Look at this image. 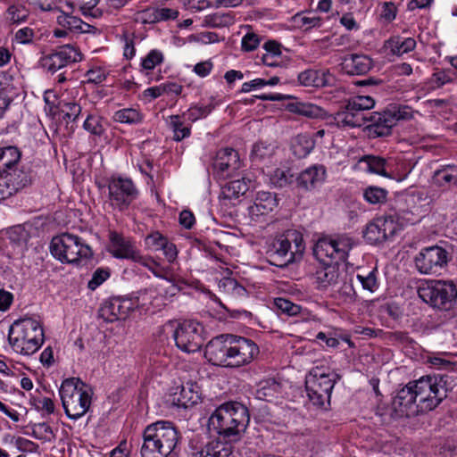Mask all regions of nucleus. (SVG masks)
Instances as JSON below:
<instances>
[{
	"label": "nucleus",
	"mask_w": 457,
	"mask_h": 457,
	"mask_svg": "<svg viewBox=\"0 0 457 457\" xmlns=\"http://www.w3.org/2000/svg\"><path fill=\"white\" fill-rule=\"evenodd\" d=\"M220 157H224V162H228L232 170H237L240 167L239 156L236 150L232 148L221 149L217 154Z\"/></svg>",
	"instance_id": "3c124183"
},
{
	"label": "nucleus",
	"mask_w": 457,
	"mask_h": 457,
	"mask_svg": "<svg viewBox=\"0 0 457 457\" xmlns=\"http://www.w3.org/2000/svg\"><path fill=\"white\" fill-rule=\"evenodd\" d=\"M209 23L212 27H227L234 23V18L229 13H214L210 16Z\"/></svg>",
	"instance_id": "6e6d98bb"
},
{
	"label": "nucleus",
	"mask_w": 457,
	"mask_h": 457,
	"mask_svg": "<svg viewBox=\"0 0 457 457\" xmlns=\"http://www.w3.org/2000/svg\"><path fill=\"white\" fill-rule=\"evenodd\" d=\"M135 308L129 299L119 297L106 300L98 311V316L106 322H113L119 320H126Z\"/></svg>",
	"instance_id": "a211bd4d"
},
{
	"label": "nucleus",
	"mask_w": 457,
	"mask_h": 457,
	"mask_svg": "<svg viewBox=\"0 0 457 457\" xmlns=\"http://www.w3.org/2000/svg\"><path fill=\"white\" fill-rule=\"evenodd\" d=\"M295 180V176L290 169L277 168L270 175V183L278 188H283L291 185Z\"/></svg>",
	"instance_id": "f704fd0d"
},
{
	"label": "nucleus",
	"mask_w": 457,
	"mask_h": 457,
	"mask_svg": "<svg viewBox=\"0 0 457 457\" xmlns=\"http://www.w3.org/2000/svg\"><path fill=\"white\" fill-rule=\"evenodd\" d=\"M46 434L54 436L53 430L45 422L37 423L33 425L32 435L38 439H41L46 436Z\"/></svg>",
	"instance_id": "774afa93"
},
{
	"label": "nucleus",
	"mask_w": 457,
	"mask_h": 457,
	"mask_svg": "<svg viewBox=\"0 0 457 457\" xmlns=\"http://www.w3.org/2000/svg\"><path fill=\"white\" fill-rule=\"evenodd\" d=\"M357 279L361 284L363 289L374 292L378 288L377 278L374 271H370L367 275L358 274Z\"/></svg>",
	"instance_id": "13d9d810"
},
{
	"label": "nucleus",
	"mask_w": 457,
	"mask_h": 457,
	"mask_svg": "<svg viewBox=\"0 0 457 457\" xmlns=\"http://www.w3.org/2000/svg\"><path fill=\"white\" fill-rule=\"evenodd\" d=\"M177 429L167 421H157L145 428V457H166L178 444Z\"/></svg>",
	"instance_id": "39448f33"
},
{
	"label": "nucleus",
	"mask_w": 457,
	"mask_h": 457,
	"mask_svg": "<svg viewBox=\"0 0 457 457\" xmlns=\"http://www.w3.org/2000/svg\"><path fill=\"white\" fill-rule=\"evenodd\" d=\"M114 119L122 123H137L141 121L142 116L140 112L133 108L122 109L115 112Z\"/></svg>",
	"instance_id": "79ce46f5"
},
{
	"label": "nucleus",
	"mask_w": 457,
	"mask_h": 457,
	"mask_svg": "<svg viewBox=\"0 0 457 457\" xmlns=\"http://www.w3.org/2000/svg\"><path fill=\"white\" fill-rule=\"evenodd\" d=\"M367 129L372 137H386L391 134L396 125V119L387 110L383 112H373L368 116Z\"/></svg>",
	"instance_id": "aec40b11"
},
{
	"label": "nucleus",
	"mask_w": 457,
	"mask_h": 457,
	"mask_svg": "<svg viewBox=\"0 0 457 457\" xmlns=\"http://www.w3.org/2000/svg\"><path fill=\"white\" fill-rule=\"evenodd\" d=\"M252 184V179L245 177L231 180L221 187L220 197L227 200L238 199L249 190Z\"/></svg>",
	"instance_id": "cd10ccee"
},
{
	"label": "nucleus",
	"mask_w": 457,
	"mask_h": 457,
	"mask_svg": "<svg viewBox=\"0 0 457 457\" xmlns=\"http://www.w3.org/2000/svg\"><path fill=\"white\" fill-rule=\"evenodd\" d=\"M386 43L391 52L396 55L409 53L416 46V41L412 37L402 39L400 37H396L390 38Z\"/></svg>",
	"instance_id": "c9c22d12"
},
{
	"label": "nucleus",
	"mask_w": 457,
	"mask_h": 457,
	"mask_svg": "<svg viewBox=\"0 0 457 457\" xmlns=\"http://www.w3.org/2000/svg\"><path fill=\"white\" fill-rule=\"evenodd\" d=\"M387 191L378 187H369L365 189L363 196L367 202L372 204H383L386 200Z\"/></svg>",
	"instance_id": "a19ab883"
},
{
	"label": "nucleus",
	"mask_w": 457,
	"mask_h": 457,
	"mask_svg": "<svg viewBox=\"0 0 457 457\" xmlns=\"http://www.w3.org/2000/svg\"><path fill=\"white\" fill-rule=\"evenodd\" d=\"M173 401L179 407L188 408L195 405L200 401L199 386L191 381L176 387L172 392Z\"/></svg>",
	"instance_id": "b1692460"
},
{
	"label": "nucleus",
	"mask_w": 457,
	"mask_h": 457,
	"mask_svg": "<svg viewBox=\"0 0 457 457\" xmlns=\"http://www.w3.org/2000/svg\"><path fill=\"white\" fill-rule=\"evenodd\" d=\"M303 250L302 234L295 229H287L274 238L267 251V255L270 264L282 268L294 262L295 255H301Z\"/></svg>",
	"instance_id": "423d86ee"
},
{
	"label": "nucleus",
	"mask_w": 457,
	"mask_h": 457,
	"mask_svg": "<svg viewBox=\"0 0 457 457\" xmlns=\"http://www.w3.org/2000/svg\"><path fill=\"white\" fill-rule=\"evenodd\" d=\"M167 237L159 231H154L145 237V245L153 251H160L166 244Z\"/></svg>",
	"instance_id": "49530a36"
},
{
	"label": "nucleus",
	"mask_w": 457,
	"mask_h": 457,
	"mask_svg": "<svg viewBox=\"0 0 457 457\" xmlns=\"http://www.w3.org/2000/svg\"><path fill=\"white\" fill-rule=\"evenodd\" d=\"M452 381L451 376L444 374L425 376L411 382L421 413L435 409L447 397Z\"/></svg>",
	"instance_id": "7ed1b4c3"
},
{
	"label": "nucleus",
	"mask_w": 457,
	"mask_h": 457,
	"mask_svg": "<svg viewBox=\"0 0 457 457\" xmlns=\"http://www.w3.org/2000/svg\"><path fill=\"white\" fill-rule=\"evenodd\" d=\"M21 159V152L15 146H7L0 149V173L4 170H12Z\"/></svg>",
	"instance_id": "7c9ffc66"
},
{
	"label": "nucleus",
	"mask_w": 457,
	"mask_h": 457,
	"mask_svg": "<svg viewBox=\"0 0 457 457\" xmlns=\"http://www.w3.org/2000/svg\"><path fill=\"white\" fill-rule=\"evenodd\" d=\"M57 23L63 29H67L75 33H99V29L83 21L80 18L69 14L63 11H60V15L57 16Z\"/></svg>",
	"instance_id": "a878e982"
},
{
	"label": "nucleus",
	"mask_w": 457,
	"mask_h": 457,
	"mask_svg": "<svg viewBox=\"0 0 457 457\" xmlns=\"http://www.w3.org/2000/svg\"><path fill=\"white\" fill-rule=\"evenodd\" d=\"M108 199L111 205L123 211L136 199L138 192L129 179L111 177L107 182Z\"/></svg>",
	"instance_id": "9b49d317"
},
{
	"label": "nucleus",
	"mask_w": 457,
	"mask_h": 457,
	"mask_svg": "<svg viewBox=\"0 0 457 457\" xmlns=\"http://www.w3.org/2000/svg\"><path fill=\"white\" fill-rule=\"evenodd\" d=\"M298 80L304 87H324L334 85L335 77L328 71L306 70L299 73Z\"/></svg>",
	"instance_id": "393cba45"
},
{
	"label": "nucleus",
	"mask_w": 457,
	"mask_h": 457,
	"mask_svg": "<svg viewBox=\"0 0 457 457\" xmlns=\"http://www.w3.org/2000/svg\"><path fill=\"white\" fill-rule=\"evenodd\" d=\"M231 334H222L211 339L204 351L205 358L213 365L229 367Z\"/></svg>",
	"instance_id": "f3484780"
},
{
	"label": "nucleus",
	"mask_w": 457,
	"mask_h": 457,
	"mask_svg": "<svg viewBox=\"0 0 457 457\" xmlns=\"http://www.w3.org/2000/svg\"><path fill=\"white\" fill-rule=\"evenodd\" d=\"M345 69L352 75H362L367 73L372 67L371 60L366 55L351 54L345 58Z\"/></svg>",
	"instance_id": "c85d7f7f"
},
{
	"label": "nucleus",
	"mask_w": 457,
	"mask_h": 457,
	"mask_svg": "<svg viewBox=\"0 0 457 457\" xmlns=\"http://www.w3.org/2000/svg\"><path fill=\"white\" fill-rule=\"evenodd\" d=\"M391 114H394V118L396 119V122L400 120H407L411 117V109L408 106L399 107L393 106L390 109H387Z\"/></svg>",
	"instance_id": "338daca9"
},
{
	"label": "nucleus",
	"mask_w": 457,
	"mask_h": 457,
	"mask_svg": "<svg viewBox=\"0 0 457 457\" xmlns=\"http://www.w3.org/2000/svg\"><path fill=\"white\" fill-rule=\"evenodd\" d=\"M59 393L65 414L71 420H79L91 406L93 390L79 378L63 380Z\"/></svg>",
	"instance_id": "20e7f679"
},
{
	"label": "nucleus",
	"mask_w": 457,
	"mask_h": 457,
	"mask_svg": "<svg viewBox=\"0 0 457 457\" xmlns=\"http://www.w3.org/2000/svg\"><path fill=\"white\" fill-rule=\"evenodd\" d=\"M250 421L248 409L237 402L219 406L208 420L209 431L215 432L225 443L237 442Z\"/></svg>",
	"instance_id": "f257e3e1"
},
{
	"label": "nucleus",
	"mask_w": 457,
	"mask_h": 457,
	"mask_svg": "<svg viewBox=\"0 0 457 457\" xmlns=\"http://www.w3.org/2000/svg\"><path fill=\"white\" fill-rule=\"evenodd\" d=\"M34 30L29 27L22 28L15 33V39L21 44H29L34 37Z\"/></svg>",
	"instance_id": "69168bd1"
},
{
	"label": "nucleus",
	"mask_w": 457,
	"mask_h": 457,
	"mask_svg": "<svg viewBox=\"0 0 457 457\" xmlns=\"http://www.w3.org/2000/svg\"><path fill=\"white\" fill-rule=\"evenodd\" d=\"M334 247L333 239L321 238L316 243L313 248V253L320 262L327 263L326 258H328L330 261H334Z\"/></svg>",
	"instance_id": "72a5a7b5"
},
{
	"label": "nucleus",
	"mask_w": 457,
	"mask_h": 457,
	"mask_svg": "<svg viewBox=\"0 0 457 457\" xmlns=\"http://www.w3.org/2000/svg\"><path fill=\"white\" fill-rule=\"evenodd\" d=\"M287 110L308 118H318L321 114V109L310 103L293 102L287 105Z\"/></svg>",
	"instance_id": "473e14b6"
},
{
	"label": "nucleus",
	"mask_w": 457,
	"mask_h": 457,
	"mask_svg": "<svg viewBox=\"0 0 457 457\" xmlns=\"http://www.w3.org/2000/svg\"><path fill=\"white\" fill-rule=\"evenodd\" d=\"M213 170L219 179H226L230 177L234 170L228 162H224V157H220L218 154L213 162Z\"/></svg>",
	"instance_id": "8fccbe9b"
},
{
	"label": "nucleus",
	"mask_w": 457,
	"mask_h": 457,
	"mask_svg": "<svg viewBox=\"0 0 457 457\" xmlns=\"http://www.w3.org/2000/svg\"><path fill=\"white\" fill-rule=\"evenodd\" d=\"M82 60L80 51L71 45L57 47L53 53L40 59V65L48 72L55 73L67 65Z\"/></svg>",
	"instance_id": "4468645a"
},
{
	"label": "nucleus",
	"mask_w": 457,
	"mask_h": 457,
	"mask_svg": "<svg viewBox=\"0 0 457 457\" xmlns=\"http://www.w3.org/2000/svg\"><path fill=\"white\" fill-rule=\"evenodd\" d=\"M260 40L256 34L247 33L242 38V48L245 51H253L259 46Z\"/></svg>",
	"instance_id": "0e129e2a"
},
{
	"label": "nucleus",
	"mask_w": 457,
	"mask_h": 457,
	"mask_svg": "<svg viewBox=\"0 0 457 457\" xmlns=\"http://www.w3.org/2000/svg\"><path fill=\"white\" fill-rule=\"evenodd\" d=\"M8 340L16 353L30 355L36 353L44 343L43 327L34 318L20 319L10 327Z\"/></svg>",
	"instance_id": "f03ea898"
},
{
	"label": "nucleus",
	"mask_w": 457,
	"mask_h": 457,
	"mask_svg": "<svg viewBox=\"0 0 457 457\" xmlns=\"http://www.w3.org/2000/svg\"><path fill=\"white\" fill-rule=\"evenodd\" d=\"M334 245V263L346 261L348 253L353 247V242L349 237H338L333 239Z\"/></svg>",
	"instance_id": "e433bc0d"
},
{
	"label": "nucleus",
	"mask_w": 457,
	"mask_h": 457,
	"mask_svg": "<svg viewBox=\"0 0 457 457\" xmlns=\"http://www.w3.org/2000/svg\"><path fill=\"white\" fill-rule=\"evenodd\" d=\"M170 125L174 133V139L180 141L190 135V129L183 125L179 115L170 116Z\"/></svg>",
	"instance_id": "a18cd8bd"
},
{
	"label": "nucleus",
	"mask_w": 457,
	"mask_h": 457,
	"mask_svg": "<svg viewBox=\"0 0 457 457\" xmlns=\"http://www.w3.org/2000/svg\"><path fill=\"white\" fill-rule=\"evenodd\" d=\"M109 252L116 258L131 259L133 261L142 259L139 251L135 249L130 241L126 240L115 232L110 234Z\"/></svg>",
	"instance_id": "4be33fe9"
},
{
	"label": "nucleus",
	"mask_w": 457,
	"mask_h": 457,
	"mask_svg": "<svg viewBox=\"0 0 457 457\" xmlns=\"http://www.w3.org/2000/svg\"><path fill=\"white\" fill-rule=\"evenodd\" d=\"M16 192L4 173H0V200L12 196Z\"/></svg>",
	"instance_id": "e2e57ef3"
},
{
	"label": "nucleus",
	"mask_w": 457,
	"mask_h": 457,
	"mask_svg": "<svg viewBox=\"0 0 457 457\" xmlns=\"http://www.w3.org/2000/svg\"><path fill=\"white\" fill-rule=\"evenodd\" d=\"M62 112L63 118L75 121L81 112V107L77 103H66L63 105Z\"/></svg>",
	"instance_id": "680f3d73"
},
{
	"label": "nucleus",
	"mask_w": 457,
	"mask_h": 457,
	"mask_svg": "<svg viewBox=\"0 0 457 457\" xmlns=\"http://www.w3.org/2000/svg\"><path fill=\"white\" fill-rule=\"evenodd\" d=\"M275 306L288 316H295L300 313L302 308L300 305L292 303L286 298H276L274 300Z\"/></svg>",
	"instance_id": "de8ad7c7"
},
{
	"label": "nucleus",
	"mask_w": 457,
	"mask_h": 457,
	"mask_svg": "<svg viewBox=\"0 0 457 457\" xmlns=\"http://www.w3.org/2000/svg\"><path fill=\"white\" fill-rule=\"evenodd\" d=\"M229 368H239L258 356L259 346L251 339L231 334Z\"/></svg>",
	"instance_id": "2eb2a0df"
},
{
	"label": "nucleus",
	"mask_w": 457,
	"mask_h": 457,
	"mask_svg": "<svg viewBox=\"0 0 457 457\" xmlns=\"http://www.w3.org/2000/svg\"><path fill=\"white\" fill-rule=\"evenodd\" d=\"M275 146L263 142L256 143L252 150L251 157L253 161H262L274 154Z\"/></svg>",
	"instance_id": "37998d69"
},
{
	"label": "nucleus",
	"mask_w": 457,
	"mask_h": 457,
	"mask_svg": "<svg viewBox=\"0 0 457 457\" xmlns=\"http://www.w3.org/2000/svg\"><path fill=\"white\" fill-rule=\"evenodd\" d=\"M203 326L194 320H185L175 329L176 345L186 353H195L204 344Z\"/></svg>",
	"instance_id": "f8f14e48"
},
{
	"label": "nucleus",
	"mask_w": 457,
	"mask_h": 457,
	"mask_svg": "<svg viewBox=\"0 0 457 457\" xmlns=\"http://www.w3.org/2000/svg\"><path fill=\"white\" fill-rule=\"evenodd\" d=\"M52 255L61 262L75 263L80 259H88L93 255L91 247L82 239L70 233L54 237L50 243Z\"/></svg>",
	"instance_id": "0eeeda50"
},
{
	"label": "nucleus",
	"mask_w": 457,
	"mask_h": 457,
	"mask_svg": "<svg viewBox=\"0 0 457 457\" xmlns=\"http://www.w3.org/2000/svg\"><path fill=\"white\" fill-rule=\"evenodd\" d=\"M411 382L397 391L392 401V416L395 418H410L419 415L420 409Z\"/></svg>",
	"instance_id": "dca6fc26"
},
{
	"label": "nucleus",
	"mask_w": 457,
	"mask_h": 457,
	"mask_svg": "<svg viewBox=\"0 0 457 457\" xmlns=\"http://www.w3.org/2000/svg\"><path fill=\"white\" fill-rule=\"evenodd\" d=\"M4 174L15 192L30 185L32 181V177L29 172L18 170L16 167L12 170H4Z\"/></svg>",
	"instance_id": "c756f323"
},
{
	"label": "nucleus",
	"mask_w": 457,
	"mask_h": 457,
	"mask_svg": "<svg viewBox=\"0 0 457 457\" xmlns=\"http://www.w3.org/2000/svg\"><path fill=\"white\" fill-rule=\"evenodd\" d=\"M346 275H343V282L342 286L338 289V294L345 298V300H348L350 302H354L356 300V293L353 288L352 281H346L345 278Z\"/></svg>",
	"instance_id": "4d7b16f0"
},
{
	"label": "nucleus",
	"mask_w": 457,
	"mask_h": 457,
	"mask_svg": "<svg viewBox=\"0 0 457 457\" xmlns=\"http://www.w3.org/2000/svg\"><path fill=\"white\" fill-rule=\"evenodd\" d=\"M102 121V119L98 116L88 115L83 123V127L90 133L99 136L104 132Z\"/></svg>",
	"instance_id": "5fc2aeb1"
},
{
	"label": "nucleus",
	"mask_w": 457,
	"mask_h": 457,
	"mask_svg": "<svg viewBox=\"0 0 457 457\" xmlns=\"http://www.w3.org/2000/svg\"><path fill=\"white\" fill-rule=\"evenodd\" d=\"M278 205L276 195L270 192H260L254 201L255 211L263 215L271 212Z\"/></svg>",
	"instance_id": "2f4dec72"
},
{
	"label": "nucleus",
	"mask_w": 457,
	"mask_h": 457,
	"mask_svg": "<svg viewBox=\"0 0 457 457\" xmlns=\"http://www.w3.org/2000/svg\"><path fill=\"white\" fill-rule=\"evenodd\" d=\"M326 179V170L322 165H313L303 170L296 178L297 187L310 191L320 187Z\"/></svg>",
	"instance_id": "5701e85b"
},
{
	"label": "nucleus",
	"mask_w": 457,
	"mask_h": 457,
	"mask_svg": "<svg viewBox=\"0 0 457 457\" xmlns=\"http://www.w3.org/2000/svg\"><path fill=\"white\" fill-rule=\"evenodd\" d=\"M29 15V9L21 3H16L10 5L6 11V19L12 23L25 21Z\"/></svg>",
	"instance_id": "58836bf2"
},
{
	"label": "nucleus",
	"mask_w": 457,
	"mask_h": 457,
	"mask_svg": "<svg viewBox=\"0 0 457 457\" xmlns=\"http://www.w3.org/2000/svg\"><path fill=\"white\" fill-rule=\"evenodd\" d=\"M344 271L340 270L338 264L323 263L319 267L314 274L317 288L326 290L329 287H334L343 280Z\"/></svg>",
	"instance_id": "412c9836"
},
{
	"label": "nucleus",
	"mask_w": 457,
	"mask_h": 457,
	"mask_svg": "<svg viewBox=\"0 0 457 457\" xmlns=\"http://www.w3.org/2000/svg\"><path fill=\"white\" fill-rule=\"evenodd\" d=\"M213 109L214 105L212 104H209L207 105H195L190 107L187 112L184 113V116H186L187 120L191 121H195L199 119L206 117L212 112Z\"/></svg>",
	"instance_id": "c03bdc74"
},
{
	"label": "nucleus",
	"mask_w": 457,
	"mask_h": 457,
	"mask_svg": "<svg viewBox=\"0 0 457 457\" xmlns=\"http://www.w3.org/2000/svg\"><path fill=\"white\" fill-rule=\"evenodd\" d=\"M294 21L299 27L306 26L305 29H308L313 27H319L320 19L319 17H305L297 13L294 16Z\"/></svg>",
	"instance_id": "052dcab7"
},
{
	"label": "nucleus",
	"mask_w": 457,
	"mask_h": 457,
	"mask_svg": "<svg viewBox=\"0 0 457 457\" xmlns=\"http://www.w3.org/2000/svg\"><path fill=\"white\" fill-rule=\"evenodd\" d=\"M163 54L159 50H152L145 57V70H153L163 62Z\"/></svg>",
	"instance_id": "bf43d9fd"
},
{
	"label": "nucleus",
	"mask_w": 457,
	"mask_h": 457,
	"mask_svg": "<svg viewBox=\"0 0 457 457\" xmlns=\"http://www.w3.org/2000/svg\"><path fill=\"white\" fill-rule=\"evenodd\" d=\"M110 277V270L108 268H98L92 275V278L87 283V287L90 290L96 289Z\"/></svg>",
	"instance_id": "864d4df0"
},
{
	"label": "nucleus",
	"mask_w": 457,
	"mask_h": 457,
	"mask_svg": "<svg viewBox=\"0 0 457 457\" xmlns=\"http://www.w3.org/2000/svg\"><path fill=\"white\" fill-rule=\"evenodd\" d=\"M331 378L322 367L312 368L306 377L305 387L308 397L313 405L325 407L330 403L332 389L336 383L337 374Z\"/></svg>",
	"instance_id": "1a4fd4ad"
},
{
	"label": "nucleus",
	"mask_w": 457,
	"mask_h": 457,
	"mask_svg": "<svg viewBox=\"0 0 457 457\" xmlns=\"http://www.w3.org/2000/svg\"><path fill=\"white\" fill-rule=\"evenodd\" d=\"M447 255L448 253L443 247H425L415 256V267L421 274H436L447 264Z\"/></svg>",
	"instance_id": "ddd939ff"
},
{
	"label": "nucleus",
	"mask_w": 457,
	"mask_h": 457,
	"mask_svg": "<svg viewBox=\"0 0 457 457\" xmlns=\"http://www.w3.org/2000/svg\"><path fill=\"white\" fill-rule=\"evenodd\" d=\"M375 104L372 97L368 96H358L348 100L342 111L335 115V121L341 127H361L368 122V116L365 111L371 109Z\"/></svg>",
	"instance_id": "9d476101"
},
{
	"label": "nucleus",
	"mask_w": 457,
	"mask_h": 457,
	"mask_svg": "<svg viewBox=\"0 0 457 457\" xmlns=\"http://www.w3.org/2000/svg\"><path fill=\"white\" fill-rule=\"evenodd\" d=\"M396 232V224L392 219L378 218L370 222L363 231V237L371 245H376L392 237Z\"/></svg>",
	"instance_id": "6ab92c4d"
},
{
	"label": "nucleus",
	"mask_w": 457,
	"mask_h": 457,
	"mask_svg": "<svg viewBox=\"0 0 457 457\" xmlns=\"http://www.w3.org/2000/svg\"><path fill=\"white\" fill-rule=\"evenodd\" d=\"M314 147V141L304 135H298L292 145L294 154L298 158H304Z\"/></svg>",
	"instance_id": "4c0bfd02"
},
{
	"label": "nucleus",
	"mask_w": 457,
	"mask_h": 457,
	"mask_svg": "<svg viewBox=\"0 0 457 457\" xmlns=\"http://www.w3.org/2000/svg\"><path fill=\"white\" fill-rule=\"evenodd\" d=\"M437 179L446 184H457V166H447L445 169L436 171Z\"/></svg>",
	"instance_id": "603ef678"
},
{
	"label": "nucleus",
	"mask_w": 457,
	"mask_h": 457,
	"mask_svg": "<svg viewBox=\"0 0 457 457\" xmlns=\"http://www.w3.org/2000/svg\"><path fill=\"white\" fill-rule=\"evenodd\" d=\"M219 287L227 293H235L239 295L245 292V287L239 285L235 278L228 277L220 280Z\"/></svg>",
	"instance_id": "09e8293b"
},
{
	"label": "nucleus",
	"mask_w": 457,
	"mask_h": 457,
	"mask_svg": "<svg viewBox=\"0 0 457 457\" xmlns=\"http://www.w3.org/2000/svg\"><path fill=\"white\" fill-rule=\"evenodd\" d=\"M418 295L422 301L434 308L449 310L456 302L457 287L451 281L432 280L420 287Z\"/></svg>",
	"instance_id": "6e6552de"
},
{
	"label": "nucleus",
	"mask_w": 457,
	"mask_h": 457,
	"mask_svg": "<svg viewBox=\"0 0 457 457\" xmlns=\"http://www.w3.org/2000/svg\"><path fill=\"white\" fill-rule=\"evenodd\" d=\"M231 453L232 447L229 444L212 440L199 448H195L192 457H228Z\"/></svg>",
	"instance_id": "bb28decb"
},
{
	"label": "nucleus",
	"mask_w": 457,
	"mask_h": 457,
	"mask_svg": "<svg viewBox=\"0 0 457 457\" xmlns=\"http://www.w3.org/2000/svg\"><path fill=\"white\" fill-rule=\"evenodd\" d=\"M361 162L366 163L367 170L370 172L388 177L385 169L386 163V159L378 156L367 155L361 160Z\"/></svg>",
	"instance_id": "ea45409f"
}]
</instances>
